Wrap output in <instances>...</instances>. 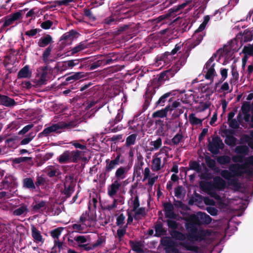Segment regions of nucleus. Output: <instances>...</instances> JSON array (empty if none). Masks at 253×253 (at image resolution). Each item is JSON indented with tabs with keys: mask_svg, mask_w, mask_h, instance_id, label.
Instances as JSON below:
<instances>
[{
	"mask_svg": "<svg viewBox=\"0 0 253 253\" xmlns=\"http://www.w3.org/2000/svg\"><path fill=\"white\" fill-rule=\"evenodd\" d=\"M87 47L85 41L81 42L79 44L72 48L71 49V54L72 55L78 53L79 52L86 48Z\"/></svg>",
	"mask_w": 253,
	"mask_h": 253,
	"instance_id": "nucleus-36",
	"label": "nucleus"
},
{
	"mask_svg": "<svg viewBox=\"0 0 253 253\" xmlns=\"http://www.w3.org/2000/svg\"><path fill=\"white\" fill-rule=\"evenodd\" d=\"M70 156L69 159L71 163H77L78 161L81 159L82 152L79 150L69 151Z\"/></svg>",
	"mask_w": 253,
	"mask_h": 253,
	"instance_id": "nucleus-31",
	"label": "nucleus"
},
{
	"mask_svg": "<svg viewBox=\"0 0 253 253\" xmlns=\"http://www.w3.org/2000/svg\"><path fill=\"white\" fill-rule=\"evenodd\" d=\"M194 195L196 198L192 197L189 200L188 204L189 205H193L195 202H199V200H200V202H201L203 199L202 196L198 193L195 192Z\"/></svg>",
	"mask_w": 253,
	"mask_h": 253,
	"instance_id": "nucleus-60",
	"label": "nucleus"
},
{
	"mask_svg": "<svg viewBox=\"0 0 253 253\" xmlns=\"http://www.w3.org/2000/svg\"><path fill=\"white\" fill-rule=\"evenodd\" d=\"M172 219L169 218L166 220V222L167 223L168 226L170 230L177 229L178 227V223Z\"/></svg>",
	"mask_w": 253,
	"mask_h": 253,
	"instance_id": "nucleus-56",
	"label": "nucleus"
},
{
	"mask_svg": "<svg viewBox=\"0 0 253 253\" xmlns=\"http://www.w3.org/2000/svg\"><path fill=\"white\" fill-rule=\"evenodd\" d=\"M211 218L205 212H199L197 214L191 216L189 221L185 223V228L188 232L187 239L190 241L201 242L211 235L208 230H198L197 226L209 224Z\"/></svg>",
	"mask_w": 253,
	"mask_h": 253,
	"instance_id": "nucleus-1",
	"label": "nucleus"
},
{
	"mask_svg": "<svg viewBox=\"0 0 253 253\" xmlns=\"http://www.w3.org/2000/svg\"><path fill=\"white\" fill-rule=\"evenodd\" d=\"M179 71V69L177 67H174L173 66L169 70H168L165 71L166 75V78L167 81H169L171 78L173 77L174 75Z\"/></svg>",
	"mask_w": 253,
	"mask_h": 253,
	"instance_id": "nucleus-43",
	"label": "nucleus"
},
{
	"mask_svg": "<svg viewBox=\"0 0 253 253\" xmlns=\"http://www.w3.org/2000/svg\"><path fill=\"white\" fill-rule=\"evenodd\" d=\"M155 93V89L154 87H148L147 88L145 94L144 95L145 97V102L143 105V110L141 112L137 115L134 116V118H137L138 116L142 113L145 111L148 107L149 106L150 103L151 101L152 98L153 97V95Z\"/></svg>",
	"mask_w": 253,
	"mask_h": 253,
	"instance_id": "nucleus-11",
	"label": "nucleus"
},
{
	"mask_svg": "<svg viewBox=\"0 0 253 253\" xmlns=\"http://www.w3.org/2000/svg\"><path fill=\"white\" fill-rule=\"evenodd\" d=\"M137 137L136 134H132L127 137L126 141V146L129 147L132 145H134Z\"/></svg>",
	"mask_w": 253,
	"mask_h": 253,
	"instance_id": "nucleus-50",
	"label": "nucleus"
},
{
	"mask_svg": "<svg viewBox=\"0 0 253 253\" xmlns=\"http://www.w3.org/2000/svg\"><path fill=\"white\" fill-rule=\"evenodd\" d=\"M128 129H131L133 131L136 132L137 130V126L139 124L135 122L134 120H129L128 123Z\"/></svg>",
	"mask_w": 253,
	"mask_h": 253,
	"instance_id": "nucleus-63",
	"label": "nucleus"
},
{
	"mask_svg": "<svg viewBox=\"0 0 253 253\" xmlns=\"http://www.w3.org/2000/svg\"><path fill=\"white\" fill-rule=\"evenodd\" d=\"M121 154L117 155L116 157L112 160L107 159L105 161L106 166L104 169L102 173L100 176H102L104 179H106L110 176V172L115 169L120 164Z\"/></svg>",
	"mask_w": 253,
	"mask_h": 253,
	"instance_id": "nucleus-5",
	"label": "nucleus"
},
{
	"mask_svg": "<svg viewBox=\"0 0 253 253\" xmlns=\"http://www.w3.org/2000/svg\"><path fill=\"white\" fill-rule=\"evenodd\" d=\"M32 158L31 157H22L14 159L13 160V163L16 164H19L23 162L32 161Z\"/></svg>",
	"mask_w": 253,
	"mask_h": 253,
	"instance_id": "nucleus-61",
	"label": "nucleus"
},
{
	"mask_svg": "<svg viewBox=\"0 0 253 253\" xmlns=\"http://www.w3.org/2000/svg\"><path fill=\"white\" fill-rule=\"evenodd\" d=\"M53 42L52 36L49 34H46L39 40L38 45L40 47H44Z\"/></svg>",
	"mask_w": 253,
	"mask_h": 253,
	"instance_id": "nucleus-18",
	"label": "nucleus"
},
{
	"mask_svg": "<svg viewBox=\"0 0 253 253\" xmlns=\"http://www.w3.org/2000/svg\"><path fill=\"white\" fill-rule=\"evenodd\" d=\"M235 152L237 154L242 155L244 156L249 155L250 150L249 147L246 145H239L235 148Z\"/></svg>",
	"mask_w": 253,
	"mask_h": 253,
	"instance_id": "nucleus-34",
	"label": "nucleus"
},
{
	"mask_svg": "<svg viewBox=\"0 0 253 253\" xmlns=\"http://www.w3.org/2000/svg\"><path fill=\"white\" fill-rule=\"evenodd\" d=\"M209 188L211 187L215 189L223 190L226 187V182L220 176H216L213 178V183L211 184H209Z\"/></svg>",
	"mask_w": 253,
	"mask_h": 253,
	"instance_id": "nucleus-15",
	"label": "nucleus"
},
{
	"mask_svg": "<svg viewBox=\"0 0 253 253\" xmlns=\"http://www.w3.org/2000/svg\"><path fill=\"white\" fill-rule=\"evenodd\" d=\"M169 234L173 239L176 240L183 241L186 238L187 239V234L185 235V234L176 230V229L170 230L169 231Z\"/></svg>",
	"mask_w": 253,
	"mask_h": 253,
	"instance_id": "nucleus-25",
	"label": "nucleus"
},
{
	"mask_svg": "<svg viewBox=\"0 0 253 253\" xmlns=\"http://www.w3.org/2000/svg\"><path fill=\"white\" fill-rule=\"evenodd\" d=\"M47 175L49 177H53L54 176H58L60 174V172L59 169H50L48 168L46 170Z\"/></svg>",
	"mask_w": 253,
	"mask_h": 253,
	"instance_id": "nucleus-55",
	"label": "nucleus"
},
{
	"mask_svg": "<svg viewBox=\"0 0 253 253\" xmlns=\"http://www.w3.org/2000/svg\"><path fill=\"white\" fill-rule=\"evenodd\" d=\"M76 126V125L75 122L73 121H70L68 123L61 122L56 124H54L51 126L44 128L42 131L38 134V137L42 138L44 136H48L53 132L60 133L61 132V129L65 128L70 129L75 127Z\"/></svg>",
	"mask_w": 253,
	"mask_h": 253,
	"instance_id": "nucleus-2",
	"label": "nucleus"
},
{
	"mask_svg": "<svg viewBox=\"0 0 253 253\" xmlns=\"http://www.w3.org/2000/svg\"><path fill=\"white\" fill-rule=\"evenodd\" d=\"M155 235L156 237H161L166 234L167 231L163 228V223L161 222H157L155 225Z\"/></svg>",
	"mask_w": 253,
	"mask_h": 253,
	"instance_id": "nucleus-28",
	"label": "nucleus"
},
{
	"mask_svg": "<svg viewBox=\"0 0 253 253\" xmlns=\"http://www.w3.org/2000/svg\"><path fill=\"white\" fill-rule=\"evenodd\" d=\"M195 34L196 33L195 32L193 36V38L194 39H195V40L189 45L188 48L189 50H191L199 45L203 39L204 35H203L202 34L196 33V36H195Z\"/></svg>",
	"mask_w": 253,
	"mask_h": 253,
	"instance_id": "nucleus-29",
	"label": "nucleus"
},
{
	"mask_svg": "<svg viewBox=\"0 0 253 253\" xmlns=\"http://www.w3.org/2000/svg\"><path fill=\"white\" fill-rule=\"evenodd\" d=\"M138 27L134 23L123 25L118 27L117 32L119 34L126 31L130 35H135L138 33Z\"/></svg>",
	"mask_w": 253,
	"mask_h": 253,
	"instance_id": "nucleus-12",
	"label": "nucleus"
},
{
	"mask_svg": "<svg viewBox=\"0 0 253 253\" xmlns=\"http://www.w3.org/2000/svg\"><path fill=\"white\" fill-rule=\"evenodd\" d=\"M170 110V106H167L164 109L157 111L154 112L152 114V117L154 118H164L167 116L168 112Z\"/></svg>",
	"mask_w": 253,
	"mask_h": 253,
	"instance_id": "nucleus-32",
	"label": "nucleus"
},
{
	"mask_svg": "<svg viewBox=\"0 0 253 253\" xmlns=\"http://www.w3.org/2000/svg\"><path fill=\"white\" fill-rule=\"evenodd\" d=\"M181 25L177 29V31L180 33H183L184 32L189 30L190 26L188 27L189 23L186 20H181L180 22Z\"/></svg>",
	"mask_w": 253,
	"mask_h": 253,
	"instance_id": "nucleus-44",
	"label": "nucleus"
},
{
	"mask_svg": "<svg viewBox=\"0 0 253 253\" xmlns=\"http://www.w3.org/2000/svg\"><path fill=\"white\" fill-rule=\"evenodd\" d=\"M32 72L29 70V66L26 65L18 72L17 78L18 79L28 78H30Z\"/></svg>",
	"mask_w": 253,
	"mask_h": 253,
	"instance_id": "nucleus-26",
	"label": "nucleus"
},
{
	"mask_svg": "<svg viewBox=\"0 0 253 253\" xmlns=\"http://www.w3.org/2000/svg\"><path fill=\"white\" fill-rule=\"evenodd\" d=\"M45 179L42 176H38L36 178V181L35 183L36 186V189H40V186L41 185L44 186L45 183Z\"/></svg>",
	"mask_w": 253,
	"mask_h": 253,
	"instance_id": "nucleus-59",
	"label": "nucleus"
},
{
	"mask_svg": "<svg viewBox=\"0 0 253 253\" xmlns=\"http://www.w3.org/2000/svg\"><path fill=\"white\" fill-rule=\"evenodd\" d=\"M19 140V137L17 135H15L7 138L5 140V143L8 144L9 147H13L16 146V141H18Z\"/></svg>",
	"mask_w": 253,
	"mask_h": 253,
	"instance_id": "nucleus-48",
	"label": "nucleus"
},
{
	"mask_svg": "<svg viewBox=\"0 0 253 253\" xmlns=\"http://www.w3.org/2000/svg\"><path fill=\"white\" fill-rule=\"evenodd\" d=\"M182 245L187 251H192L195 253H198L199 252V248L197 246L191 245L188 243H183Z\"/></svg>",
	"mask_w": 253,
	"mask_h": 253,
	"instance_id": "nucleus-52",
	"label": "nucleus"
},
{
	"mask_svg": "<svg viewBox=\"0 0 253 253\" xmlns=\"http://www.w3.org/2000/svg\"><path fill=\"white\" fill-rule=\"evenodd\" d=\"M123 115L122 113L119 110V112L116 116L114 120L110 121L108 123L109 125L112 126H115V124L120 122L123 119Z\"/></svg>",
	"mask_w": 253,
	"mask_h": 253,
	"instance_id": "nucleus-57",
	"label": "nucleus"
},
{
	"mask_svg": "<svg viewBox=\"0 0 253 253\" xmlns=\"http://www.w3.org/2000/svg\"><path fill=\"white\" fill-rule=\"evenodd\" d=\"M161 160L160 158L157 157L152 160V169L154 171H157L161 169Z\"/></svg>",
	"mask_w": 253,
	"mask_h": 253,
	"instance_id": "nucleus-40",
	"label": "nucleus"
},
{
	"mask_svg": "<svg viewBox=\"0 0 253 253\" xmlns=\"http://www.w3.org/2000/svg\"><path fill=\"white\" fill-rule=\"evenodd\" d=\"M203 121V120H201L196 117L194 113H192L189 116V121L193 126L202 125Z\"/></svg>",
	"mask_w": 253,
	"mask_h": 253,
	"instance_id": "nucleus-41",
	"label": "nucleus"
},
{
	"mask_svg": "<svg viewBox=\"0 0 253 253\" xmlns=\"http://www.w3.org/2000/svg\"><path fill=\"white\" fill-rule=\"evenodd\" d=\"M69 150H66L58 157L57 160L60 164H66L71 163L70 160L69 159Z\"/></svg>",
	"mask_w": 253,
	"mask_h": 253,
	"instance_id": "nucleus-35",
	"label": "nucleus"
},
{
	"mask_svg": "<svg viewBox=\"0 0 253 253\" xmlns=\"http://www.w3.org/2000/svg\"><path fill=\"white\" fill-rule=\"evenodd\" d=\"M229 169L237 177L243 176L244 174L252 176L253 174L252 168L245 162L242 164H232L229 166Z\"/></svg>",
	"mask_w": 253,
	"mask_h": 253,
	"instance_id": "nucleus-3",
	"label": "nucleus"
},
{
	"mask_svg": "<svg viewBox=\"0 0 253 253\" xmlns=\"http://www.w3.org/2000/svg\"><path fill=\"white\" fill-rule=\"evenodd\" d=\"M53 46L50 44L47 47L45 48L42 54V59L43 61L46 63L49 62L48 57L51 54L52 49H53Z\"/></svg>",
	"mask_w": 253,
	"mask_h": 253,
	"instance_id": "nucleus-39",
	"label": "nucleus"
},
{
	"mask_svg": "<svg viewBox=\"0 0 253 253\" xmlns=\"http://www.w3.org/2000/svg\"><path fill=\"white\" fill-rule=\"evenodd\" d=\"M205 162L208 167L211 169L216 165V163L214 160L211 159L209 156H206L205 158Z\"/></svg>",
	"mask_w": 253,
	"mask_h": 253,
	"instance_id": "nucleus-64",
	"label": "nucleus"
},
{
	"mask_svg": "<svg viewBox=\"0 0 253 253\" xmlns=\"http://www.w3.org/2000/svg\"><path fill=\"white\" fill-rule=\"evenodd\" d=\"M208 147L209 151L213 154L217 155L219 153L220 149H223L224 148V144L220 137L218 136H216L212 138L211 141L209 139Z\"/></svg>",
	"mask_w": 253,
	"mask_h": 253,
	"instance_id": "nucleus-7",
	"label": "nucleus"
},
{
	"mask_svg": "<svg viewBox=\"0 0 253 253\" xmlns=\"http://www.w3.org/2000/svg\"><path fill=\"white\" fill-rule=\"evenodd\" d=\"M78 33L74 30H71L68 32L64 34L60 38V41H66L67 42H71Z\"/></svg>",
	"mask_w": 253,
	"mask_h": 253,
	"instance_id": "nucleus-23",
	"label": "nucleus"
},
{
	"mask_svg": "<svg viewBox=\"0 0 253 253\" xmlns=\"http://www.w3.org/2000/svg\"><path fill=\"white\" fill-rule=\"evenodd\" d=\"M215 63L211 64L210 63L209 66L208 65L207 62L206 63L204 68L207 70L205 77L207 80H211V84L213 81V78L216 76V73L214 69Z\"/></svg>",
	"mask_w": 253,
	"mask_h": 253,
	"instance_id": "nucleus-14",
	"label": "nucleus"
},
{
	"mask_svg": "<svg viewBox=\"0 0 253 253\" xmlns=\"http://www.w3.org/2000/svg\"><path fill=\"white\" fill-rule=\"evenodd\" d=\"M189 169L197 172H201L202 169L200 164L196 161H190L189 164Z\"/></svg>",
	"mask_w": 253,
	"mask_h": 253,
	"instance_id": "nucleus-51",
	"label": "nucleus"
},
{
	"mask_svg": "<svg viewBox=\"0 0 253 253\" xmlns=\"http://www.w3.org/2000/svg\"><path fill=\"white\" fill-rule=\"evenodd\" d=\"M18 185L17 178L10 174H6L0 183L1 189L8 190L11 192L15 190Z\"/></svg>",
	"mask_w": 253,
	"mask_h": 253,
	"instance_id": "nucleus-6",
	"label": "nucleus"
},
{
	"mask_svg": "<svg viewBox=\"0 0 253 253\" xmlns=\"http://www.w3.org/2000/svg\"><path fill=\"white\" fill-rule=\"evenodd\" d=\"M76 183L74 181V176L70 175L68 180H66L64 184V189L62 193L65 196V199L69 198L74 192Z\"/></svg>",
	"mask_w": 253,
	"mask_h": 253,
	"instance_id": "nucleus-9",
	"label": "nucleus"
},
{
	"mask_svg": "<svg viewBox=\"0 0 253 253\" xmlns=\"http://www.w3.org/2000/svg\"><path fill=\"white\" fill-rule=\"evenodd\" d=\"M63 227L56 228L50 232V236L54 239L58 240L59 237L61 234L62 231L63 230Z\"/></svg>",
	"mask_w": 253,
	"mask_h": 253,
	"instance_id": "nucleus-49",
	"label": "nucleus"
},
{
	"mask_svg": "<svg viewBox=\"0 0 253 253\" xmlns=\"http://www.w3.org/2000/svg\"><path fill=\"white\" fill-rule=\"evenodd\" d=\"M242 52L245 54H248L250 56H253V45L250 44L248 46H245L242 50Z\"/></svg>",
	"mask_w": 253,
	"mask_h": 253,
	"instance_id": "nucleus-62",
	"label": "nucleus"
},
{
	"mask_svg": "<svg viewBox=\"0 0 253 253\" xmlns=\"http://www.w3.org/2000/svg\"><path fill=\"white\" fill-rule=\"evenodd\" d=\"M35 135L33 132H31L27 136L23 139L20 142V145H24L28 144L35 137Z\"/></svg>",
	"mask_w": 253,
	"mask_h": 253,
	"instance_id": "nucleus-58",
	"label": "nucleus"
},
{
	"mask_svg": "<svg viewBox=\"0 0 253 253\" xmlns=\"http://www.w3.org/2000/svg\"><path fill=\"white\" fill-rule=\"evenodd\" d=\"M104 58L107 65L111 64L117 62L120 58V54L118 52H111Z\"/></svg>",
	"mask_w": 253,
	"mask_h": 253,
	"instance_id": "nucleus-22",
	"label": "nucleus"
},
{
	"mask_svg": "<svg viewBox=\"0 0 253 253\" xmlns=\"http://www.w3.org/2000/svg\"><path fill=\"white\" fill-rule=\"evenodd\" d=\"M29 212V210L27 205L22 204L17 209H15L12 211V214L15 216H20L26 215Z\"/></svg>",
	"mask_w": 253,
	"mask_h": 253,
	"instance_id": "nucleus-27",
	"label": "nucleus"
},
{
	"mask_svg": "<svg viewBox=\"0 0 253 253\" xmlns=\"http://www.w3.org/2000/svg\"><path fill=\"white\" fill-rule=\"evenodd\" d=\"M237 138L233 135H228L224 140L225 143L230 146H233L236 145Z\"/></svg>",
	"mask_w": 253,
	"mask_h": 253,
	"instance_id": "nucleus-47",
	"label": "nucleus"
},
{
	"mask_svg": "<svg viewBox=\"0 0 253 253\" xmlns=\"http://www.w3.org/2000/svg\"><path fill=\"white\" fill-rule=\"evenodd\" d=\"M172 91L168 92L164 94H163L162 96L160 97L159 100L156 102V106H164L165 104V103L168 100L169 102H170L172 101V97H170L168 99L170 96L173 95Z\"/></svg>",
	"mask_w": 253,
	"mask_h": 253,
	"instance_id": "nucleus-20",
	"label": "nucleus"
},
{
	"mask_svg": "<svg viewBox=\"0 0 253 253\" xmlns=\"http://www.w3.org/2000/svg\"><path fill=\"white\" fill-rule=\"evenodd\" d=\"M130 169V167H120L118 168L115 172V176L116 178L120 181V180L124 179L126 178L127 172Z\"/></svg>",
	"mask_w": 253,
	"mask_h": 253,
	"instance_id": "nucleus-16",
	"label": "nucleus"
},
{
	"mask_svg": "<svg viewBox=\"0 0 253 253\" xmlns=\"http://www.w3.org/2000/svg\"><path fill=\"white\" fill-rule=\"evenodd\" d=\"M83 59H77L67 60L62 63L61 70L64 71L68 69H72L74 66L79 65L80 60L82 61Z\"/></svg>",
	"mask_w": 253,
	"mask_h": 253,
	"instance_id": "nucleus-21",
	"label": "nucleus"
},
{
	"mask_svg": "<svg viewBox=\"0 0 253 253\" xmlns=\"http://www.w3.org/2000/svg\"><path fill=\"white\" fill-rule=\"evenodd\" d=\"M121 186V183L118 180H115L108 188V195L113 198L117 193Z\"/></svg>",
	"mask_w": 253,
	"mask_h": 253,
	"instance_id": "nucleus-17",
	"label": "nucleus"
},
{
	"mask_svg": "<svg viewBox=\"0 0 253 253\" xmlns=\"http://www.w3.org/2000/svg\"><path fill=\"white\" fill-rule=\"evenodd\" d=\"M183 46V44H181L180 42L177 43L175 45L174 48L170 52H166L163 55V58L165 62H166V60L165 58H167L168 56L169 55H173L176 54L181 48V47Z\"/></svg>",
	"mask_w": 253,
	"mask_h": 253,
	"instance_id": "nucleus-37",
	"label": "nucleus"
},
{
	"mask_svg": "<svg viewBox=\"0 0 253 253\" xmlns=\"http://www.w3.org/2000/svg\"><path fill=\"white\" fill-rule=\"evenodd\" d=\"M220 74L221 78L218 83H215V86L217 87L219 84L222 83L227 77L228 69L225 68H221L220 69Z\"/></svg>",
	"mask_w": 253,
	"mask_h": 253,
	"instance_id": "nucleus-53",
	"label": "nucleus"
},
{
	"mask_svg": "<svg viewBox=\"0 0 253 253\" xmlns=\"http://www.w3.org/2000/svg\"><path fill=\"white\" fill-rule=\"evenodd\" d=\"M231 158L228 155H222L218 156L216 158L217 162L221 165H227L230 163Z\"/></svg>",
	"mask_w": 253,
	"mask_h": 253,
	"instance_id": "nucleus-38",
	"label": "nucleus"
},
{
	"mask_svg": "<svg viewBox=\"0 0 253 253\" xmlns=\"http://www.w3.org/2000/svg\"><path fill=\"white\" fill-rule=\"evenodd\" d=\"M31 231L32 237L36 242H43L42 237L40 232L34 225L31 227Z\"/></svg>",
	"mask_w": 253,
	"mask_h": 253,
	"instance_id": "nucleus-33",
	"label": "nucleus"
},
{
	"mask_svg": "<svg viewBox=\"0 0 253 253\" xmlns=\"http://www.w3.org/2000/svg\"><path fill=\"white\" fill-rule=\"evenodd\" d=\"M183 138L184 136L182 133L181 130L180 129L179 132L171 139V142L173 145H177L183 139Z\"/></svg>",
	"mask_w": 253,
	"mask_h": 253,
	"instance_id": "nucleus-45",
	"label": "nucleus"
},
{
	"mask_svg": "<svg viewBox=\"0 0 253 253\" xmlns=\"http://www.w3.org/2000/svg\"><path fill=\"white\" fill-rule=\"evenodd\" d=\"M163 206L165 217L175 219L177 215L174 211V206L170 202H166Z\"/></svg>",
	"mask_w": 253,
	"mask_h": 253,
	"instance_id": "nucleus-13",
	"label": "nucleus"
},
{
	"mask_svg": "<svg viewBox=\"0 0 253 253\" xmlns=\"http://www.w3.org/2000/svg\"><path fill=\"white\" fill-rule=\"evenodd\" d=\"M190 50H189V49L188 48L185 51V52L180 56L179 59L176 62V64L173 66L177 67L179 70L181 67L185 64L187 58L189 55Z\"/></svg>",
	"mask_w": 253,
	"mask_h": 253,
	"instance_id": "nucleus-24",
	"label": "nucleus"
},
{
	"mask_svg": "<svg viewBox=\"0 0 253 253\" xmlns=\"http://www.w3.org/2000/svg\"><path fill=\"white\" fill-rule=\"evenodd\" d=\"M23 187L30 190H36V186L33 180L30 178H25L23 180Z\"/></svg>",
	"mask_w": 253,
	"mask_h": 253,
	"instance_id": "nucleus-30",
	"label": "nucleus"
},
{
	"mask_svg": "<svg viewBox=\"0 0 253 253\" xmlns=\"http://www.w3.org/2000/svg\"><path fill=\"white\" fill-rule=\"evenodd\" d=\"M192 0H186L182 3L176 6H174L173 8L169 10L168 13L160 16L158 17V21H161L165 19H169L172 20V18H174L176 16V13L180 10L184 9L187 5L190 4Z\"/></svg>",
	"mask_w": 253,
	"mask_h": 253,
	"instance_id": "nucleus-4",
	"label": "nucleus"
},
{
	"mask_svg": "<svg viewBox=\"0 0 253 253\" xmlns=\"http://www.w3.org/2000/svg\"><path fill=\"white\" fill-rule=\"evenodd\" d=\"M16 104V102L14 99L11 98L8 96L0 94V105L6 107H11Z\"/></svg>",
	"mask_w": 253,
	"mask_h": 253,
	"instance_id": "nucleus-19",
	"label": "nucleus"
},
{
	"mask_svg": "<svg viewBox=\"0 0 253 253\" xmlns=\"http://www.w3.org/2000/svg\"><path fill=\"white\" fill-rule=\"evenodd\" d=\"M84 14L85 16L88 18L89 20L91 21H95L96 19V17L93 15L92 11L90 9L84 8Z\"/></svg>",
	"mask_w": 253,
	"mask_h": 253,
	"instance_id": "nucleus-54",
	"label": "nucleus"
},
{
	"mask_svg": "<svg viewBox=\"0 0 253 253\" xmlns=\"http://www.w3.org/2000/svg\"><path fill=\"white\" fill-rule=\"evenodd\" d=\"M79 142H84V140L83 139H80L79 140H74L71 141L70 143L74 146L76 148L80 149L81 150H86L87 147L85 145L82 144Z\"/></svg>",
	"mask_w": 253,
	"mask_h": 253,
	"instance_id": "nucleus-46",
	"label": "nucleus"
},
{
	"mask_svg": "<svg viewBox=\"0 0 253 253\" xmlns=\"http://www.w3.org/2000/svg\"><path fill=\"white\" fill-rule=\"evenodd\" d=\"M220 175L225 179L229 180V184L230 185L232 186L237 189L241 188V183L238 179L236 178H231L235 176L230 170L229 171L226 169L222 170Z\"/></svg>",
	"mask_w": 253,
	"mask_h": 253,
	"instance_id": "nucleus-8",
	"label": "nucleus"
},
{
	"mask_svg": "<svg viewBox=\"0 0 253 253\" xmlns=\"http://www.w3.org/2000/svg\"><path fill=\"white\" fill-rule=\"evenodd\" d=\"M105 62L104 58L98 60L90 65L89 70H93L99 67L106 65L107 64Z\"/></svg>",
	"mask_w": 253,
	"mask_h": 253,
	"instance_id": "nucleus-42",
	"label": "nucleus"
},
{
	"mask_svg": "<svg viewBox=\"0 0 253 253\" xmlns=\"http://www.w3.org/2000/svg\"><path fill=\"white\" fill-rule=\"evenodd\" d=\"M22 18V11H18L10 15H7L4 17V22L2 26V28L8 27L14 23L16 21Z\"/></svg>",
	"mask_w": 253,
	"mask_h": 253,
	"instance_id": "nucleus-10",
	"label": "nucleus"
}]
</instances>
